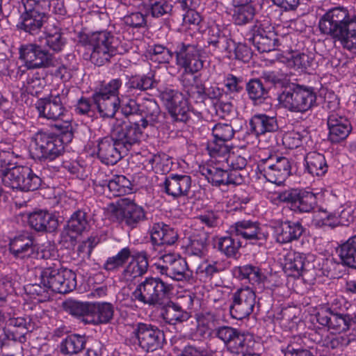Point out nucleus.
Wrapping results in <instances>:
<instances>
[{
	"instance_id": "1",
	"label": "nucleus",
	"mask_w": 356,
	"mask_h": 356,
	"mask_svg": "<svg viewBox=\"0 0 356 356\" xmlns=\"http://www.w3.org/2000/svg\"><path fill=\"white\" fill-rule=\"evenodd\" d=\"M321 32L339 41L348 50L356 49V14L343 6L329 9L320 19Z\"/></svg>"
},
{
	"instance_id": "2",
	"label": "nucleus",
	"mask_w": 356,
	"mask_h": 356,
	"mask_svg": "<svg viewBox=\"0 0 356 356\" xmlns=\"http://www.w3.org/2000/svg\"><path fill=\"white\" fill-rule=\"evenodd\" d=\"M201 51L197 45L185 43L178 44L175 51L176 65L179 69L183 70L180 81L188 97L195 99H203L206 93L202 85L192 84L195 80L193 74L201 70L204 65Z\"/></svg>"
},
{
	"instance_id": "3",
	"label": "nucleus",
	"mask_w": 356,
	"mask_h": 356,
	"mask_svg": "<svg viewBox=\"0 0 356 356\" xmlns=\"http://www.w3.org/2000/svg\"><path fill=\"white\" fill-rule=\"evenodd\" d=\"M69 92V89L63 88L60 92H51L48 97L39 99L35 103V108L39 117L56 122V127L62 132H71L72 129V118L63 106Z\"/></svg>"
},
{
	"instance_id": "4",
	"label": "nucleus",
	"mask_w": 356,
	"mask_h": 356,
	"mask_svg": "<svg viewBox=\"0 0 356 356\" xmlns=\"http://www.w3.org/2000/svg\"><path fill=\"white\" fill-rule=\"evenodd\" d=\"M41 284L53 292L67 293L76 286V275L74 271L61 268L59 260L47 261L40 274Z\"/></svg>"
},
{
	"instance_id": "5",
	"label": "nucleus",
	"mask_w": 356,
	"mask_h": 356,
	"mask_svg": "<svg viewBox=\"0 0 356 356\" xmlns=\"http://www.w3.org/2000/svg\"><path fill=\"white\" fill-rule=\"evenodd\" d=\"M91 49L90 58L98 66L104 65L116 54H122L126 49L120 40L108 31L94 32L88 37Z\"/></svg>"
},
{
	"instance_id": "6",
	"label": "nucleus",
	"mask_w": 356,
	"mask_h": 356,
	"mask_svg": "<svg viewBox=\"0 0 356 356\" xmlns=\"http://www.w3.org/2000/svg\"><path fill=\"white\" fill-rule=\"evenodd\" d=\"M64 151L63 140L57 135L39 131L31 138L30 152L34 159L40 161H52Z\"/></svg>"
},
{
	"instance_id": "7",
	"label": "nucleus",
	"mask_w": 356,
	"mask_h": 356,
	"mask_svg": "<svg viewBox=\"0 0 356 356\" xmlns=\"http://www.w3.org/2000/svg\"><path fill=\"white\" fill-rule=\"evenodd\" d=\"M156 252L157 249H155L152 253H149V257L151 261H156L153 265L157 273L177 281L189 279L191 274L183 258L174 253Z\"/></svg>"
},
{
	"instance_id": "8",
	"label": "nucleus",
	"mask_w": 356,
	"mask_h": 356,
	"mask_svg": "<svg viewBox=\"0 0 356 356\" xmlns=\"http://www.w3.org/2000/svg\"><path fill=\"white\" fill-rule=\"evenodd\" d=\"M316 95L314 89L301 85H296L283 91L278 97L279 103L291 112L305 113L315 104Z\"/></svg>"
},
{
	"instance_id": "9",
	"label": "nucleus",
	"mask_w": 356,
	"mask_h": 356,
	"mask_svg": "<svg viewBox=\"0 0 356 356\" xmlns=\"http://www.w3.org/2000/svg\"><path fill=\"white\" fill-rule=\"evenodd\" d=\"M275 200L286 202L296 213H309L317 207L318 193L310 188H292L275 193Z\"/></svg>"
},
{
	"instance_id": "10",
	"label": "nucleus",
	"mask_w": 356,
	"mask_h": 356,
	"mask_svg": "<svg viewBox=\"0 0 356 356\" xmlns=\"http://www.w3.org/2000/svg\"><path fill=\"white\" fill-rule=\"evenodd\" d=\"M170 286L159 278L147 277L132 293V297L145 305H161L168 298Z\"/></svg>"
},
{
	"instance_id": "11",
	"label": "nucleus",
	"mask_w": 356,
	"mask_h": 356,
	"mask_svg": "<svg viewBox=\"0 0 356 356\" xmlns=\"http://www.w3.org/2000/svg\"><path fill=\"white\" fill-rule=\"evenodd\" d=\"M122 84L121 79H114L93 93L94 103L102 117L113 118L118 110L120 104L119 89Z\"/></svg>"
},
{
	"instance_id": "12",
	"label": "nucleus",
	"mask_w": 356,
	"mask_h": 356,
	"mask_svg": "<svg viewBox=\"0 0 356 356\" xmlns=\"http://www.w3.org/2000/svg\"><path fill=\"white\" fill-rule=\"evenodd\" d=\"M131 340L144 352H154L161 349L165 338L158 327L150 323H137L132 327Z\"/></svg>"
},
{
	"instance_id": "13",
	"label": "nucleus",
	"mask_w": 356,
	"mask_h": 356,
	"mask_svg": "<svg viewBox=\"0 0 356 356\" xmlns=\"http://www.w3.org/2000/svg\"><path fill=\"white\" fill-rule=\"evenodd\" d=\"M147 127L146 119H141L135 123L116 120L112 125L111 134L117 144L128 150L133 145L140 143L143 130Z\"/></svg>"
},
{
	"instance_id": "14",
	"label": "nucleus",
	"mask_w": 356,
	"mask_h": 356,
	"mask_svg": "<svg viewBox=\"0 0 356 356\" xmlns=\"http://www.w3.org/2000/svg\"><path fill=\"white\" fill-rule=\"evenodd\" d=\"M208 150L211 158H216L218 162L225 164L231 172L243 170L248 163L249 155L243 147H234L232 150L227 145L209 144Z\"/></svg>"
},
{
	"instance_id": "15",
	"label": "nucleus",
	"mask_w": 356,
	"mask_h": 356,
	"mask_svg": "<svg viewBox=\"0 0 356 356\" xmlns=\"http://www.w3.org/2000/svg\"><path fill=\"white\" fill-rule=\"evenodd\" d=\"M200 172L213 186L240 185L244 181L239 172H229L224 163L211 158V163L200 166Z\"/></svg>"
},
{
	"instance_id": "16",
	"label": "nucleus",
	"mask_w": 356,
	"mask_h": 356,
	"mask_svg": "<svg viewBox=\"0 0 356 356\" xmlns=\"http://www.w3.org/2000/svg\"><path fill=\"white\" fill-rule=\"evenodd\" d=\"M268 19L257 20L250 31L248 40L261 52L275 49L277 39Z\"/></svg>"
},
{
	"instance_id": "17",
	"label": "nucleus",
	"mask_w": 356,
	"mask_h": 356,
	"mask_svg": "<svg viewBox=\"0 0 356 356\" xmlns=\"http://www.w3.org/2000/svg\"><path fill=\"white\" fill-rule=\"evenodd\" d=\"M262 161L264 166L260 165L259 167L264 177L269 182L280 185L291 173L290 162L286 157L270 156Z\"/></svg>"
},
{
	"instance_id": "18",
	"label": "nucleus",
	"mask_w": 356,
	"mask_h": 356,
	"mask_svg": "<svg viewBox=\"0 0 356 356\" xmlns=\"http://www.w3.org/2000/svg\"><path fill=\"white\" fill-rule=\"evenodd\" d=\"M316 321L332 333H341L350 328L351 317L348 314L334 312L330 308L322 307L316 314Z\"/></svg>"
},
{
	"instance_id": "19",
	"label": "nucleus",
	"mask_w": 356,
	"mask_h": 356,
	"mask_svg": "<svg viewBox=\"0 0 356 356\" xmlns=\"http://www.w3.org/2000/svg\"><path fill=\"white\" fill-rule=\"evenodd\" d=\"M233 303L230 306L232 318L242 320L252 312L255 305V293L249 287L238 289L232 296Z\"/></svg>"
},
{
	"instance_id": "20",
	"label": "nucleus",
	"mask_w": 356,
	"mask_h": 356,
	"mask_svg": "<svg viewBox=\"0 0 356 356\" xmlns=\"http://www.w3.org/2000/svg\"><path fill=\"white\" fill-rule=\"evenodd\" d=\"M19 58L29 69L48 67L51 61V56L48 51L32 43L21 46Z\"/></svg>"
},
{
	"instance_id": "21",
	"label": "nucleus",
	"mask_w": 356,
	"mask_h": 356,
	"mask_svg": "<svg viewBox=\"0 0 356 356\" xmlns=\"http://www.w3.org/2000/svg\"><path fill=\"white\" fill-rule=\"evenodd\" d=\"M230 232L237 236L253 242L265 241L268 237L267 229L257 221L242 220L230 227Z\"/></svg>"
},
{
	"instance_id": "22",
	"label": "nucleus",
	"mask_w": 356,
	"mask_h": 356,
	"mask_svg": "<svg viewBox=\"0 0 356 356\" xmlns=\"http://www.w3.org/2000/svg\"><path fill=\"white\" fill-rule=\"evenodd\" d=\"M151 241L154 245L150 253L157 249L158 252L162 251L163 245H172L178 240L177 232L172 227L164 222H159L154 223L149 227Z\"/></svg>"
},
{
	"instance_id": "23",
	"label": "nucleus",
	"mask_w": 356,
	"mask_h": 356,
	"mask_svg": "<svg viewBox=\"0 0 356 356\" xmlns=\"http://www.w3.org/2000/svg\"><path fill=\"white\" fill-rule=\"evenodd\" d=\"M328 138L332 143L346 139L352 131L348 119L343 113H331L327 117Z\"/></svg>"
},
{
	"instance_id": "24",
	"label": "nucleus",
	"mask_w": 356,
	"mask_h": 356,
	"mask_svg": "<svg viewBox=\"0 0 356 356\" xmlns=\"http://www.w3.org/2000/svg\"><path fill=\"white\" fill-rule=\"evenodd\" d=\"M163 98L166 101V107L175 120L184 122L188 119V102L181 93L170 90L163 94Z\"/></svg>"
},
{
	"instance_id": "25",
	"label": "nucleus",
	"mask_w": 356,
	"mask_h": 356,
	"mask_svg": "<svg viewBox=\"0 0 356 356\" xmlns=\"http://www.w3.org/2000/svg\"><path fill=\"white\" fill-rule=\"evenodd\" d=\"M48 19V15L43 10H24L20 16L17 26L26 33L36 35L40 33Z\"/></svg>"
},
{
	"instance_id": "26",
	"label": "nucleus",
	"mask_w": 356,
	"mask_h": 356,
	"mask_svg": "<svg viewBox=\"0 0 356 356\" xmlns=\"http://www.w3.org/2000/svg\"><path fill=\"white\" fill-rule=\"evenodd\" d=\"M94 185L97 191L98 188H102L103 193L108 190V196H121L131 191V181L124 175H115L109 180H95Z\"/></svg>"
},
{
	"instance_id": "27",
	"label": "nucleus",
	"mask_w": 356,
	"mask_h": 356,
	"mask_svg": "<svg viewBox=\"0 0 356 356\" xmlns=\"http://www.w3.org/2000/svg\"><path fill=\"white\" fill-rule=\"evenodd\" d=\"M303 232L300 222L286 220L274 227L273 237L276 242L286 244L298 240Z\"/></svg>"
},
{
	"instance_id": "28",
	"label": "nucleus",
	"mask_w": 356,
	"mask_h": 356,
	"mask_svg": "<svg viewBox=\"0 0 356 356\" xmlns=\"http://www.w3.org/2000/svg\"><path fill=\"white\" fill-rule=\"evenodd\" d=\"M117 215L122 222L132 227L145 218L143 209L128 198L121 200Z\"/></svg>"
},
{
	"instance_id": "29",
	"label": "nucleus",
	"mask_w": 356,
	"mask_h": 356,
	"mask_svg": "<svg viewBox=\"0 0 356 356\" xmlns=\"http://www.w3.org/2000/svg\"><path fill=\"white\" fill-rule=\"evenodd\" d=\"M41 38L40 42L54 53H59L64 49L67 39L64 36L62 29L56 24H48Z\"/></svg>"
},
{
	"instance_id": "30",
	"label": "nucleus",
	"mask_w": 356,
	"mask_h": 356,
	"mask_svg": "<svg viewBox=\"0 0 356 356\" xmlns=\"http://www.w3.org/2000/svg\"><path fill=\"white\" fill-rule=\"evenodd\" d=\"M119 146L113 137L103 138L97 143V155L102 163L114 165L121 159Z\"/></svg>"
},
{
	"instance_id": "31",
	"label": "nucleus",
	"mask_w": 356,
	"mask_h": 356,
	"mask_svg": "<svg viewBox=\"0 0 356 356\" xmlns=\"http://www.w3.org/2000/svg\"><path fill=\"white\" fill-rule=\"evenodd\" d=\"M191 186V179L188 175H172L163 183L165 193L173 197L187 195Z\"/></svg>"
},
{
	"instance_id": "32",
	"label": "nucleus",
	"mask_w": 356,
	"mask_h": 356,
	"mask_svg": "<svg viewBox=\"0 0 356 356\" xmlns=\"http://www.w3.org/2000/svg\"><path fill=\"white\" fill-rule=\"evenodd\" d=\"M29 222L38 232H54L58 225L56 217L47 211L39 210L29 216Z\"/></svg>"
},
{
	"instance_id": "33",
	"label": "nucleus",
	"mask_w": 356,
	"mask_h": 356,
	"mask_svg": "<svg viewBox=\"0 0 356 356\" xmlns=\"http://www.w3.org/2000/svg\"><path fill=\"white\" fill-rule=\"evenodd\" d=\"M35 250L32 238L27 235L15 236L9 243V250L16 259L31 257L35 254Z\"/></svg>"
},
{
	"instance_id": "34",
	"label": "nucleus",
	"mask_w": 356,
	"mask_h": 356,
	"mask_svg": "<svg viewBox=\"0 0 356 356\" xmlns=\"http://www.w3.org/2000/svg\"><path fill=\"white\" fill-rule=\"evenodd\" d=\"M114 314L113 305L107 302H91L90 318L88 322L92 324L108 323L113 318Z\"/></svg>"
},
{
	"instance_id": "35",
	"label": "nucleus",
	"mask_w": 356,
	"mask_h": 356,
	"mask_svg": "<svg viewBox=\"0 0 356 356\" xmlns=\"http://www.w3.org/2000/svg\"><path fill=\"white\" fill-rule=\"evenodd\" d=\"M178 3L182 10L186 11L182 15V26L185 29L196 28L202 21L200 15L195 10L200 0H178Z\"/></svg>"
},
{
	"instance_id": "36",
	"label": "nucleus",
	"mask_w": 356,
	"mask_h": 356,
	"mask_svg": "<svg viewBox=\"0 0 356 356\" xmlns=\"http://www.w3.org/2000/svg\"><path fill=\"white\" fill-rule=\"evenodd\" d=\"M305 261L304 254L290 251L284 256L283 270L289 276L299 277L304 270Z\"/></svg>"
},
{
	"instance_id": "37",
	"label": "nucleus",
	"mask_w": 356,
	"mask_h": 356,
	"mask_svg": "<svg viewBox=\"0 0 356 356\" xmlns=\"http://www.w3.org/2000/svg\"><path fill=\"white\" fill-rule=\"evenodd\" d=\"M161 316L165 323L170 325L186 321L191 316L188 312L173 302H169L161 309Z\"/></svg>"
},
{
	"instance_id": "38",
	"label": "nucleus",
	"mask_w": 356,
	"mask_h": 356,
	"mask_svg": "<svg viewBox=\"0 0 356 356\" xmlns=\"http://www.w3.org/2000/svg\"><path fill=\"white\" fill-rule=\"evenodd\" d=\"M250 130L257 136L266 132H273L277 129V123L275 117L266 114H256L250 120Z\"/></svg>"
},
{
	"instance_id": "39",
	"label": "nucleus",
	"mask_w": 356,
	"mask_h": 356,
	"mask_svg": "<svg viewBox=\"0 0 356 356\" xmlns=\"http://www.w3.org/2000/svg\"><path fill=\"white\" fill-rule=\"evenodd\" d=\"M89 227L88 216L83 210H77L74 212L67 225V234L72 239L88 230Z\"/></svg>"
},
{
	"instance_id": "40",
	"label": "nucleus",
	"mask_w": 356,
	"mask_h": 356,
	"mask_svg": "<svg viewBox=\"0 0 356 356\" xmlns=\"http://www.w3.org/2000/svg\"><path fill=\"white\" fill-rule=\"evenodd\" d=\"M131 260L124 270V276L135 278L145 274L148 268V259L145 252H134Z\"/></svg>"
},
{
	"instance_id": "41",
	"label": "nucleus",
	"mask_w": 356,
	"mask_h": 356,
	"mask_svg": "<svg viewBox=\"0 0 356 356\" xmlns=\"http://www.w3.org/2000/svg\"><path fill=\"white\" fill-rule=\"evenodd\" d=\"M305 165L307 171L313 176H322L327 170L324 155L316 152H311L305 157Z\"/></svg>"
},
{
	"instance_id": "42",
	"label": "nucleus",
	"mask_w": 356,
	"mask_h": 356,
	"mask_svg": "<svg viewBox=\"0 0 356 356\" xmlns=\"http://www.w3.org/2000/svg\"><path fill=\"white\" fill-rule=\"evenodd\" d=\"M236 236L231 232L228 235L218 237L216 242L218 250L227 257H235L241 247Z\"/></svg>"
},
{
	"instance_id": "43",
	"label": "nucleus",
	"mask_w": 356,
	"mask_h": 356,
	"mask_svg": "<svg viewBox=\"0 0 356 356\" xmlns=\"http://www.w3.org/2000/svg\"><path fill=\"white\" fill-rule=\"evenodd\" d=\"M208 234L202 230L194 232L189 237V243L187 245L186 251L189 254L202 257L207 252L208 246Z\"/></svg>"
},
{
	"instance_id": "44",
	"label": "nucleus",
	"mask_w": 356,
	"mask_h": 356,
	"mask_svg": "<svg viewBox=\"0 0 356 356\" xmlns=\"http://www.w3.org/2000/svg\"><path fill=\"white\" fill-rule=\"evenodd\" d=\"M26 170L27 166L24 165L11 167L8 171L3 172L1 177L2 183L10 188L22 191V177L28 175Z\"/></svg>"
},
{
	"instance_id": "45",
	"label": "nucleus",
	"mask_w": 356,
	"mask_h": 356,
	"mask_svg": "<svg viewBox=\"0 0 356 356\" xmlns=\"http://www.w3.org/2000/svg\"><path fill=\"white\" fill-rule=\"evenodd\" d=\"M338 252L343 265L356 269V235L341 244Z\"/></svg>"
},
{
	"instance_id": "46",
	"label": "nucleus",
	"mask_w": 356,
	"mask_h": 356,
	"mask_svg": "<svg viewBox=\"0 0 356 356\" xmlns=\"http://www.w3.org/2000/svg\"><path fill=\"white\" fill-rule=\"evenodd\" d=\"M252 338L251 335L241 333L236 330L234 337H232L226 346L233 353L243 354L248 351V348L252 343Z\"/></svg>"
},
{
	"instance_id": "47",
	"label": "nucleus",
	"mask_w": 356,
	"mask_h": 356,
	"mask_svg": "<svg viewBox=\"0 0 356 356\" xmlns=\"http://www.w3.org/2000/svg\"><path fill=\"white\" fill-rule=\"evenodd\" d=\"M135 251L128 247L121 249L116 255L108 257L104 264L107 271H114L122 267L128 259L132 257Z\"/></svg>"
},
{
	"instance_id": "48",
	"label": "nucleus",
	"mask_w": 356,
	"mask_h": 356,
	"mask_svg": "<svg viewBox=\"0 0 356 356\" xmlns=\"http://www.w3.org/2000/svg\"><path fill=\"white\" fill-rule=\"evenodd\" d=\"M85 343L84 337L79 334H71L62 341L60 350L64 354L76 355L84 348Z\"/></svg>"
},
{
	"instance_id": "49",
	"label": "nucleus",
	"mask_w": 356,
	"mask_h": 356,
	"mask_svg": "<svg viewBox=\"0 0 356 356\" xmlns=\"http://www.w3.org/2000/svg\"><path fill=\"white\" fill-rule=\"evenodd\" d=\"M234 129L230 124L219 122L214 125L212 134L214 140L210 144H223L230 140L234 136Z\"/></svg>"
},
{
	"instance_id": "50",
	"label": "nucleus",
	"mask_w": 356,
	"mask_h": 356,
	"mask_svg": "<svg viewBox=\"0 0 356 356\" xmlns=\"http://www.w3.org/2000/svg\"><path fill=\"white\" fill-rule=\"evenodd\" d=\"M140 104L139 112L145 115V119L147 120V124L157 123L160 115V109L156 101L152 99H143V102Z\"/></svg>"
},
{
	"instance_id": "51",
	"label": "nucleus",
	"mask_w": 356,
	"mask_h": 356,
	"mask_svg": "<svg viewBox=\"0 0 356 356\" xmlns=\"http://www.w3.org/2000/svg\"><path fill=\"white\" fill-rule=\"evenodd\" d=\"M154 80L152 76L142 74L131 76L126 86L128 88V92H132L134 90L139 91H145L154 87Z\"/></svg>"
},
{
	"instance_id": "52",
	"label": "nucleus",
	"mask_w": 356,
	"mask_h": 356,
	"mask_svg": "<svg viewBox=\"0 0 356 356\" xmlns=\"http://www.w3.org/2000/svg\"><path fill=\"white\" fill-rule=\"evenodd\" d=\"M197 331L203 337H209L215 324V316L210 312H201L196 315Z\"/></svg>"
},
{
	"instance_id": "53",
	"label": "nucleus",
	"mask_w": 356,
	"mask_h": 356,
	"mask_svg": "<svg viewBox=\"0 0 356 356\" xmlns=\"http://www.w3.org/2000/svg\"><path fill=\"white\" fill-rule=\"evenodd\" d=\"M255 15V8L252 6H245L235 8L233 20L237 25H245L251 22Z\"/></svg>"
},
{
	"instance_id": "54",
	"label": "nucleus",
	"mask_w": 356,
	"mask_h": 356,
	"mask_svg": "<svg viewBox=\"0 0 356 356\" xmlns=\"http://www.w3.org/2000/svg\"><path fill=\"white\" fill-rule=\"evenodd\" d=\"M25 290L27 293L38 302L48 300L51 297V292H52L47 286H44L41 282L40 284H28L26 286Z\"/></svg>"
},
{
	"instance_id": "55",
	"label": "nucleus",
	"mask_w": 356,
	"mask_h": 356,
	"mask_svg": "<svg viewBox=\"0 0 356 356\" xmlns=\"http://www.w3.org/2000/svg\"><path fill=\"white\" fill-rule=\"evenodd\" d=\"M336 333L326 332L317 340L318 343L327 348L334 349L343 345H348L349 341L343 337L335 334Z\"/></svg>"
},
{
	"instance_id": "56",
	"label": "nucleus",
	"mask_w": 356,
	"mask_h": 356,
	"mask_svg": "<svg viewBox=\"0 0 356 356\" xmlns=\"http://www.w3.org/2000/svg\"><path fill=\"white\" fill-rule=\"evenodd\" d=\"M44 86V81L38 72L29 74L25 84L26 90L32 95H38Z\"/></svg>"
},
{
	"instance_id": "57",
	"label": "nucleus",
	"mask_w": 356,
	"mask_h": 356,
	"mask_svg": "<svg viewBox=\"0 0 356 356\" xmlns=\"http://www.w3.org/2000/svg\"><path fill=\"white\" fill-rule=\"evenodd\" d=\"M27 176L22 177V191H35L40 188L42 184L41 178L33 172V170L27 166Z\"/></svg>"
},
{
	"instance_id": "58",
	"label": "nucleus",
	"mask_w": 356,
	"mask_h": 356,
	"mask_svg": "<svg viewBox=\"0 0 356 356\" xmlns=\"http://www.w3.org/2000/svg\"><path fill=\"white\" fill-rule=\"evenodd\" d=\"M314 221L315 225L319 227L327 226L335 227L340 225L337 214L327 213L325 211H321L316 213Z\"/></svg>"
},
{
	"instance_id": "59",
	"label": "nucleus",
	"mask_w": 356,
	"mask_h": 356,
	"mask_svg": "<svg viewBox=\"0 0 356 356\" xmlns=\"http://www.w3.org/2000/svg\"><path fill=\"white\" fill-rule=\"evenodd\" d=\"M238 272L241 279H247L252 284L259 283L261 280L260 269L252 265L240 266Z\"/></svg>"
},
{
	"instance_id": "60",
	"label": "nucleus",
	"mask_w": 356,
	"mask_h": 356,
	"mask_svg": "<svg viewBox=\"0 0 356 356\" xmlns=\"http://www.w3.org/2000/svg\"><path fill=\"white\" fill-rule=\"evenodd\" d=\"M313 56L305 53H296L289 60V65L303 72L311 67L313 62Z\"/></svg>"
},
{
	"instance_id": "61",
	"label": "nucleus",
	"mask_w": 356,
	"mask_h": 356,
	"mask_svg": "<svg viewBox=\"0 0 356 356\" xmlns=\"http://www.w3.org/2000/svg\"><path fill=\"white\" fill-rule=\"evenodd\" d=\"M247 91L250 99H261L267 95V90L259 79H251L247 84Z\"/></svg>"
},
{
	"instance_id": "62",
	"label": "nucleus",
	"mask_w": 356,
	"mask_h": 356,
	"mask_svg": "<svg viewBox=\"0 0 356 356\" xmlns=\"http://www.w3.org/2000/svg\"><path fill=\"white\" fill-rule=\"evenodd\" d=\"M91 302H82L79 301H68L65 303L66 309L74 316H90Z\"/></svg>"
},
{
	"instance_id": "63",
	"label": "nucleus",
	"mask_w": 356,
	"mask_h": 356,
	"mask_svg": "<svg viewBox=\"0 0 356 356\" xmlns=\"http://www.w3.org/2000/svg\"><path fill=\"white\" fill-rule=\"evenodd\" d=\"M173 54L162 45H154L150 51V58L159 63H168L172 58Z\"/></svg>"
},
{
	"instance_id": "64",
	"label": "nucleus",
	"mask_w": 356,
	"mask_h": 356,
	"mask_svg": "<svg viewBox=\"0 0 356 356\" xmlns=\"http://www.w3.org/2000/svg\"><path fill=\"white\" fill-rule=\"evenodd\" d=\"M222 270L221 265L218 261H204L197 268V273L202 277L209 278L215 273Z\"/></svg>"
}]
</instances>
